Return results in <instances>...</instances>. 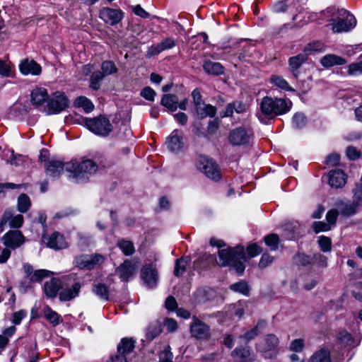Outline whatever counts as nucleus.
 I'll return each mask as SVG.
<instances>
[{
  "mask_svg": "<svg viewBox=\"0 0 362 362\" xmlns=\"http://www.w3.org/2000/svg\"><path fill=\"white\" fill-rule=\"evenodd\" d=\"M46 173L49 176L57 177L65 169L70 173L69 175L77 182H84L88 179V176L95 173L98 170V165L92 160L88 159L81 163L71 161L64 163L62 160L52 158L45 164Z\"/></svg>",
  "mask_w": 362,
  "mask_h": 362,
  "instance_id": "nucleus-1",
  "label": "nucleus"
},
{
  "mask_svg": "<svg viewBox=\"0 0 362 362\" xmlns=\"http://www.w3.org/2000/svg\"><path fill=\"white\" fill-rule=\"evenodd\" d=\"M327 12L330 17L328 25L334 33L349 32L356 25L355 17L344 8H328Z\"/></svg>",
  "mask_w": 362,
  "mask_h": 362,
  "instance_id": "nucleus-2",
  "label": "nucleus"
},
{
  "mask_svg": "<svg viewBox=\"0 0 362 362\" xmlns=\"http://www.w3.org/2000/svg\"><path fill=\"white\" fill-rule=\"evenodd\" d=\"M218 261L217 264L222 267L230 266L234 268L236 272L242 274L245 269L244 262L246 256L244 247L238 246L234 248L220 249L218 250Z\"/></svg>",
  "mask_w": 362,
  "mask_h": 362,
  "instance_id": "nucleus-3",
  "label": "nucleus"
},
{
  "mask_svg": "<svg viewBox=\"0 0 362 362\" xmlns=\"http://www.w3.org/2000/svg\"><path fill=\"white\" fill-rule=\"evenodd\" d=\"M292 103L290 100H286L283 98H272L271 97H264L260 103L259 109L260 114H258V117L260 120L263 119V117L272 119L279 115H283L288 112Z\"/></svg>",
  "mask_w": 362,
  "mask_h": 362,
  "instance_id": "nucleus-4",
  "label": "nucleus"
},
{
  "mask_svg": "<svg viewBox=\"0 0 362 362\" xmlns=\"http://www.w3.org/2000/svg\"><path fill=\"white\" fill-rule=\"evenodd\" d=\"M83 122L90 132L100 136H108L113 129L110 120L102 115L94 118H85Z\"/></svg>",
  "mask_w": 362,
  "mask_h": 362,
  "instance_id": "nucleus-5",
  "label": "nucleus"
},
{
  "mask_svg": "<svg viewBox=\"0 0 362 362\" xmlns=\"http://www.w3.org/2000/svg\"><path fill=\"white\" fill-rule=\"evenodd\" d=\"M196 167L198 170L211 180H218L221 177L220 170L216 162L206 156L198 157Z\"/></svg>",
  "mask_w": 362,
  "mask_h": 362,
  "instance_id": "nucleus-6",
  "label": "nucleus"
},
{
  "mask_svg": "<svg viewBox=\"0 0 362 362\" xmlns=\"http://www.w3.org/2000/svg\"><path fill=\"white\" fill-rule=\"evenodd\" d=\"M105 261V257L99 254L91 255H81L74 259L76 267L86 270H91L99 267Z\"/></svg>",
  "mask_w": 362,
  "mask_h": 362,
  "instance_id": "nucleus-7",
  "label": "nucleus"
},
{
  "mask_svg": "<svg viewBox=\"0 0 362 362\" xmlns=\"http://www.w3.org/2000/svg\"><path fill=\"white\" fill-rule=\"evenodd\" d=\"M138 264L139 262L135 259H127L116 269L115 273L122 281H128L136 275Z\"/></svg>",
  "mask_w": 362,
  "mask_h": 362,
  "instance_id": "nucleus-8",
  "label": "nucleus"
},
{
  "mask_svg": "<svg viewBox=\"0 0 362 362\" xmlns=\"http://www.w3.org/2000/svg\"><path fill=\"white\" fill-rule=\"evenodd\" d=\"M141 278L146 286L155 288L158 281V274L155 263H146L141 270Z\"/></svg>",
  "mask_w": 362,
  "mask_h": 362,
  "instance_id": "nucleus-9",
  "label": "nucleus"
},
{
  "mask_svg": "<svg viewBox=\"0 0 362 362\" xmlns=\"http://www.w3.org/2000/svg\"><path fill=\"white\" fill-rule=\"evenodd\" d=\"M190 333L192 337L198 340H207L211 337L210 327L197 317H192L190 325Z\"/></svg>",
  "mask_w": 362,
  "mask_h": 362,
  "instance_id": "nucleus-10",
  "label": "nucleus"
},
{
  "mask_svg": "<svg viewBox=\"0 0 362 362\" xmlns=\"http://www.w3.org/2000/svg\"><path fill=\"white\" fill-rule=\"evenodd\" d=\"M23 216L21 214H14L13 210L8 209H6L1 218L0 221V230L4 231L7 225L12 228H19L23 223Z\"/></svg>",
  "mask_w": 362,
  "mask_h": 362,
  "instance_id": "nucleus-11",
  "label": "nucleus"
},
{
  "mask_svg": "<svg viewBox=\"0 0 362 362\" xmlns=\"http://www.w3.org/2000/svg\"><path fill=\"white\" fill-rule=\"evenodd\" d=\"M69 106V100L64 93L56 92L49 100L47 112L49 115L57 114Z\"/></svg>",
  "mask_w": 362,
  "mask_h": 362,
  "instance_id": "nucleus-12",
  "label": "nucleus"
},
{
  "mask_svg": "<svg viewBox=\"0 0 362 362\" xmlns=\"http://www.w3.org/2000/svg\"><path fill=\"white\" fill-rule=\"evenodd\" d=\"M252 139L250 131L243 127L233 129L228 135V140L233 146H243L248 144Z\"/></svg>",
  "mask_w": 362,
  "mask_h": 362,
  "instance_id": "nucleus-13",
  "label": "nucleus"
},
{
  "mask_svg": "<svg viewBox=\"0 0 362 362\" xmlns=\"http://www.w3.org/2000/svg\"><path fill=\"white\" fill-rule=\"evenodd\" d=\"M124 13L121 9L105 7L100 9L99 17L105 23L111 25L119 23L123 18Z\"/></svg>",
  "mask_w": 362,
  "mask_h": 362,
  "instance_id": "nucleus-14",
  "label": "nucleus"
},
{
  "mask_svg": "<svg viewBox=\"0 0 362 362\" xmlns=\"http://www.w3.org/2000/svg\"><path fill=\"white\" fill-rule=\"evenodd\" d=\"M2 241L6 248L16 249L25 243V237L20 230H9L4 235Z\"/></svg>",
  "mask_w": 362,
  "mask_h": 362,
  "instance_id": "nucleus-15",
  "label": "nucleus"
},
{
  "mask_svg": "<svg viewBox=\"0 0 362 362\" xmlns=\"http://www.w3.org/2000/svg\"><path fill=\"white\" fill-rule=\"evenodd\" d=\"M166 146L169 151L174 153H179L184 148L183 134L182 131L175 129L167 138Z\"/></svg>",
  "mask_w": 362,
  "mask_h": 362,
  "instance_id": "nucleus-16",
  "label": "nucleus"
},
{
  "mask_svg": "<svg viewBox=\"0 0 362 362\" xmlns=\"http://www.w3.org/2000/svg\"><path fill=\"white\" fill-rule=\"evenodd\" d=\"M176 45V40L172 37H167L159 43L156 45H153L150 47H148L146 56L148 57H151L152 56L158 54L161 52L169 49L175 47Z\"/></svg>",
  "mask_w": 362,
  "mask_h": 362,
  "instance_id": "nucleus-17",
  "label": "nucleus"
},
{
  "mask_svg": "<svg viewBox=\"0 0 362 362\" xmlns=\"http://www.w3.org/2000/svg\"><path fill=\"white\" fill-rule=\"evenodd\" d=\"M19 69L23 75L31 74L37 76L40 74L42 71V68L40 64L35 61L29 60L28 59H25L21 62Z\"/></svg>",
  "mask_w": 362,
  "mask_h": 362,
  "instance_id": "nucleus-18",
  "label": "nucleus"
},
{
  "mask_svg": "<svg viewBox=\"0 0 362 362\" xmlns=\"http://www.w3.org/2000/svg\"><path fill=\"white\" fill-rule=\"evenodd\" d=\"M47 247L54 250H62L67 247L64 236L58 232H54L50 236L45 239Z\"/></svg>",
  "mask_w": 362,
  "mask_h": 362,
  "instance_id": "nucleus-19",
  "label": "nucleus"
},
{
  "mask_svg": "<svg viewBox=\"0 0 362 362\" xmlns=\"http://www.w3.org/2000/svg\"><path fill=\"white\" fill-rule=\"evenodd\" d=\"M235 362H250L253 360L251 350L248 347H236L231 353Z\"/></svg>",
  "mask_w": 362,
  "mask_h": 362,
  "instance_id": "nucleus-20",
  "label": "nucleus"
},
{
  "mask_svg": "<svg viewBox=\"0 0 362 362\" xmlns=\"http://www.w3.org/2000/svg\"><path fill=\"white\" fill-rule=\"evenodd\" d=\"M81 285L79 282L74 283L71 287L63 288L59 293L61 301H69L78 296Z\"/></svg>",
  "mask_w": 362,
  "mask_h": 362,
  "instance_id": "nucleus-21",
  "label": "nucleus"
},
{
  "mask_svg": "<svg viewBox=\"0 0 362 362\" xmlns=\"http://www.w3.org/2000/svg\"><path fill=\"white\" fill-rule=\"evenodd\" d=\"M329 184L333 188H339L346 183L345 175L341 170H334L329 172L328 175Z\"/></svg>",
  "mask_w": 362,
  "mask_h": 362,
  "instance_id": "nucleus-22",
  "label": "nucleus"
},
{
  "mask_svg": "<svg viewBox=\"0 0 362 362\" xmlns=\"http://www.w3.org/2000/svg\"><path fill=\"white\" fill-rule=\"evenodd\" d=\"M308 59L307 54L300 53L296 56L291 57L288 59L289 69L294 76L297 78L298 75V69L301 65Z\"/></svg>",
  "mask_w": 362,
  "mask_h": 362,
  "instance_id": "nucleus-23",
  "label": "nucleus"
},
{
  "mask_svg": "<svg viewBox=\"0 0 362 362\" xmlns=\"http://www.w3.org/2000/svg\"><path fill=\"white\" fill-rule=\"evenodd\" d=\"M60 288V280L56 278H53L45 283L44 292L47 298H54L57 296Z\"/></svg>",
  "mask_w": 362,
  "mask_h": 362,
  "instance_id": "nucleus-24",
  "label": "nucleus"
},
{
  "mask_svg": "<svg viewBox=\"0 0 362 362\" xmlns=\"http://www.w3.org/2000/svg\"><path fill=\"white\" fill-rule=\"evenodd\" d=\"M346 62L347 61L344 58L332 54H327L320 59L322 66L325 68L337 65H344L346 64Z\"/></svg>",
  "mask_w": 362,
  "mask_h": 362,
  "instance_id": "nucleus-25",
  "label": "nucleus"
},
{
  "mask_svg": "<svg viewBox=\"0 0 362 362\" xmlns=\"http://www.w3.org/2000/svg\"><path fill=\"white\" fill-rule=\"evenodd\" d=\"M47 98L48 93L44 88L34 89L31 93V101L36 106L41 105Z\"/></svg>",
  "mask_w": 362,
  "mask_h": 362,
  "instance_id": "nucleus-26",
  "label": "nucleus"
},
{
  "mask_svg": "<svg viewBox=\"0 0 362 362\" xmlns=\"http://www.w3.org/2000/svg\"><path fill=\"white\" fill-rule=\"evenodd\" d=\"M160 103L170 111L174 112L177 109L178 98L175 95L166 94L163 96Z\"/></svg>",
  "mask_w": 362,
  "mask_h": 362,
  "instance_id": "nucleus-27",
  "label": "nucleus"
},
{
  "mask_svg": "<svg viewBox=\"0 0 362 362\" xmlns=\"http://www.w3.org/2000/svg\"><path fill=\"white\" fill-rule=\"evenodd\" d=\"M195 107L198 116L201 118L206 117H213L216 113V108L211 105H206L205 103H203L202 105Z\"/></svg>",
  "mask_w": 362,
  "mask_h": 362,
  "instance_id": "nucleus-28",
  "label": "nucleus"
},
{
  "mask_svg": "<svg viewBox=\"0 0 362 362\" xmlns=\"http://www.w3.org/2000/svg\"><path fill=\"white\" fill-rule=\"evenodd\" d=\"M203 68L209 74L221 75L223 73V67L218 62L207 61L204 64Z\"/></svg>",
  "mask_w": 362,
  "mask_h": 362,
  "instance_id": "nucleus-29",
  "label": "nucleus"
},
{
  "mask_svg": "<svg viewBox=\"0 0 362 362\" xmlns=\"http://www.w3.org/2000/svg\"><path fill=\"white\" fill-rule=\"evenodd\" d=\"M135 341L132 338H123L117 345L119 351H122L124 354L128 355L132 353L134 349Z\"/></svg>",
  "mask_w": 362,
  "mask_h": 362,
  "instance_id": "nucleus-30",
  "label": "nucleus"
},
{
  "mask_svg": "<svg viewBox=\"0 0 362 362\" xmlns=\"http://www.w3.org/2000/svg\"><path fill=\"white\" fill-rule=\"evenodd\" d=\"M161 332V323L159 321H154L149 324L146 330V338L153 340Z\"/></svg>",
  "mask_w": 362,
  "mask_h": 362,
  "instance_id": "nucleus-31",
  "label": "nucleus"
},
{
  "mask_svg": "<svg viewBox=\"0 0 362 362\" xmlns=\"http://www.w3.org/2000/svg\"><path fill=\"white\" fill-rule=\"evenodd\" d=\"M308 362H331L330 354L327 350L320 349L310 356Z\"/></svg>",
  "mask_w": 362,
  "mask_h": 362,
  "instance_id": "nucleus-32",
  "label": "nucleus"
},
{
  "mask_svg": "<svg viewBox=\"0 0 362 362\" xmlns=\"http://www.w3.org/2000/svg\"><path fill=\"white\" fill-rule=\"evenodd\" d=\"M338 207L340 209V212L343 216H350L356 214L358 206L353 202L345 203L341 202L337 204Z\"/></svg>",
  "mask_w": 362,
  "mask_h": 362,
  "instance_id": "nucleus-33",
  "label": "nucleus"
},
{
  "mask_svg": "<svg viewBox=\"0 0 362 362\" xmlns=\"http://www.w3.org/2000/svg\"><path fill=\"white\" fill-rule=\"evenodd\" d=\"M74 105L83 108L86 113L90 112L94 109V105L85 96L76 98L74 101Z\"/></svg>",
  "mask_w": 362,
  "mask_h": 362,
  "instance_id": "nucleus-34",
  "label": "nucleus"
},
{
  "mask_svg": "<svg viewBox=\"0 0 362 362\" xmlns=\"http://www.w3.org/2000/svg\"><path fill=\"white\" fill-rule=\"evenodd\" d=\"M265 324L264 321H259L255 327L240 336V339H245L246 342L255 339L259 334V329L264 327Z\"/></svg>",
  "mask_w": 362,
  "mask_h": 362,
  "instance_id": "nucleus-35",
  "label": "nucleus"
},
{
  "mask_svg": "<svg viewBox=\"0 0 362 362\" xmlns=\"http://www.w3.org/2000/svg\"><path fill=\"white\" fill-rule=\"evenodd\" d=\"M212 291L206 288H200L194 293V298L197 303H202L210 299Z\"/></svg>",
  "mask_w": 362,
  "mask_h": 362,
  "instance_id": "nucleus-36",
  "label": "nucleus"
},
{
  "mask_svg": "<svg viewBox=\"0 0 362 362\" xmlns=\"http://www.w3.org/2000/svg\"><path fill=\"white\" fill-rule=\"evenodd\" d=\"M189 263L188 257H182L176 260L174 274L176 276H182L186 271V268Z\"/></svg>",
  "mask_w": 362,
  "mask_h": 362,
  "instance_id": "nucleus-37",
  "label": "nucleus"
},
{
  "mask_svg": "<svg viewBox=\"0 0 362 362\" xmlns=\"http://www.w3.org/2000/svg\"><path fill=\"white\" fill-rule=\"evenodd\" d=\"M31 203L29 197L25 194H21L18 198V210L21 213H25L30 207Z\"/></svg>",
  "mask_w": 362,
  "mask_h": 362,
  "instance_id": "nucleus-38",
  "label": "nucleus"
},
{
  "mask_svg": "<svg viewBox=\"0 0 362 362\" xmlns=\"http://www.w3.org/2000/svg\"><path fill=\"white\" fill-rule=\"evenodd\" d=\"M44 314L46 319L54 326L60 323V315L55 311L52 310L49 307L47 306L44 308Z\"/></svg>",
  "mask_w": 362,
  "mask_h": 362,
  "instance_id": "nucleus-39",
  "label": "nucleus"
},
{
  "mask_svg": "<svg viewBox=\"0 0 362 362\" xmlns=\"http://www.w3.org/2000/svg\"><path fill=\"white\" fill-rule=\"evenodd\" d=\"M104 78L103 74L100 71H95L92 74L90 78V88L97 90L100 88V83Z\"/></svg>",
  "mask_w": 362,
  "mask_h": 362,
  "instance_id": "nucleus-40",
  "label": "nucleus"
},
{
  "mask_svg": "<svg viewBox=\"0 0 362 362\" xmlns=\"http://www.w3.org/2000/svg\"><path fill=\"white\" fill-rule=\"evenodd\" d=\"M102 74L104 76L116 74L118 71L112 61H104L101 64Z\"/></svg>",
  "mask_w": 362,
  "mask_h": 362,
  "instance_id": "nucleus-41",
  "label": "nucleus"
},
{
  "mask_svg": "<svg viewBox=\"0 0 362 362\" xmlns=\"http://www.w3.org/2000/svg\"><path fill=\"white\" fill-rule=\"evenodd\" d=\"M93 291L101 299L108 300L109 290L105 284L99 283L94 285Z\"/></svg>",
  "mask_w": 362,
  "mask_h": 362,
  "instance_id": "nucleus-42",
  "label": "nucleus"
},
{
  "mask_svg": "<svg viewBox=\"0 0 362 362\" xmlns=\"http://www.w3.org/2000/svg\"><path fill=\"white\" fill-rule=\"evenodd\" d=\"M117 245L122 252L127 256L132 255L135 251L134 244L129 240H119Z\"/></svg>",
  "mask_w": 362,
  "mask_h": 362,
  "instance_id": "nucleus-43",
  "label": "nucleus"
},
{
  "mask_svg": "<svg viewBox=\"0 0 362 362\" xmlns=\"http://www.w3.org/2000/svg\"><path fill=\"white\" fill-rule=\"evenodd\" d=\"M54 273L47 269L35 270L30 277V281L33 282L41 281L44 278L52 275Z\"/></svg>",
  "mask_w": 362,
  "mask_h": 362,
  "instance_id": "nucleus-44",
  "label": "nucleus"
},
{
  "mask_svg": "<svg viewBox=\"0 0 362 362\" xmlns=\"http://www.w3.org/2000/svg\"><path fill=\"white\" fill-rule=\"evenodd\" d=\"M230 290L234 292L242 293L245 296L249 294V286L246 281H240L230 286Z\"/></svg>",
  "mask_w": 362,
  "mask_h": 362,
  "instance_id": "nucleus-45",
  "label": "nucleus"
},
{
  "mask_svg": "<svg viewBox=\"0 0 362 362\" xmlns=\"http://www.w3.org/2000/svg\"><path fill=\"white\" fill-rule=\"evenodd\" d=\"M347 74L351 76L362 75V61L349 64L347 66Z\"/></svg>",
  "mask_w": 362,
  "mask_h": 362,
  "instance_id": "nucleus-46",
  "label": "nucleus"
},
{
  "mask_svg": "<svg viewBox=\"0 0 362 362\" xmlns=\"http://www.w3.org/2000/svg\"><path fill=\"white\" fill-rule=\"evenodd\" d=\"M271 82L273 83L277 87L285 90H293V89L288 85V82L279 76H272L270 79Z\"/></svg>",
  "mask_w": 362,
  "mask_h": 362,
  "instance_id": "nucleus-47",
  "label": "nucleus"
},
{
  "mask_svg": "<svg viewBox=\"0 0 362 362\" xmlns=\"http://www.w3.org/2000/svg\"><path fill=\"white\" fill-rule=\"evenodd\" d=\"M264 242L271 250L275 251L279 247V236L276 234L272 233L265 236Z\"/></svg>",
  "mask_w": 362,
  "mask_h": 362,
  "instance_id": "nucleus-48",
  "label": "nucleus"
},
{
  "mask_svg": "<svg viewBox=\"0 0 362 362\" xmlns=\"http://www.w3.org/2000/svg\"><path fill=\"white\" fill-rule=\"evenodd\" d=\"M266 346L264 351H270L275 349L279 344V339L274 334H267L264 339Z\"/></svg>",
  "mask_w": 362,
  "mask_h": 362,
  "instance_id": "nucleus-49",
  "label": "nucleus"
},
{
  "mask_svg": "<svg viewBox=\"0 0 362 362\" xmlns=\"http://www.w3.org/2000/svg\"><path fill=\"white\" fill-rule=\"evenodd\" d=\"M352 192L354 194L352 202L358 207L362 206V185L356 184Z\"/></svg>",
  "mask_w": 362,
  "mask_h": 362,
  "instance_id": "nucleus-50",
  "label": "nucleus"
},
{
  "mask_svg": "<svg viewBox=\"0 0 362 362\" xmlns=\"http://www.w3.org/2000/svg\"><path fill=\"white\" fill-rule=\"evenodd\" d=\"M318 244L320 245V250L324 252H329L332 248V242L329 238L326 236H320L318 240Z\"/></svg>",
  "mask_w": 362,
  "mask_h": 362,
  "instance_id": "nucleus-51",
  "label": "nucleus"
},
{
  "mask_svg": "<svg viewBox=\"0 0 362 362\" xmlns=\"http://www.w3.org/2000/svg\"><path fill=\"white\" fill-rule=\"evenodd\" d=\"M306 124V117L302 113H297L293 117V126L295 128H301Z\"/></svg>",
  "mask_w": 362,
  "mask_h": 362,
  "instance_id": "nucleus-52",
  "label": "nucleus"
},
{
  "mask_svg": "<svg viewBox=\"0 0 362 362\" xmlns=\"http://www.w3.org/2000/svg\"><path fill=\"white\" fill-rule=\"evenodd\" d=\"M304 346L305 343L303 339H294L290 344V350L294 352H300L303 351Z\"/></svg>",
  "mask_w": 362,
  "mask_h": 362,
  "instance_id": "nucleus-53",
  "label": "nucleus"
},
{
  "mask_svg": "<svg viewBox=\"0 0 362 362\" xmlns=\"http://www.w3.org/2000/svg\"><path fill=\"white\" fill-rule=\"evenodd\" d=\"M173 355L168 346L162 351L159 354V362H173Z\"/></svg>",
  "mask_w": 362,
  "mask_h": 362,
  "instance_id": "nucleus-54",
  "label": "nucleus"
},
{
  "mask_svg": "<svg viewBox=\"0 0 362 362\" xmlns=\"http://www.w3.org/2000/svg\"><path fill=\"white\" fill-rule=\"evenodd\" d=\"M27 316V311L21 310L15 312L11 318V321L14 325L21 324V321Z\"/></svg>",
  "mask_w": 362,
  "mask_h": 362,
  "instance_id": "nucleus-55",
  "label": "nucleus"
},
{
  "mask_svg": "<svg viewBox=\"0 0 362 362\" xmlns=\"http://www.w3.org/2000/svg\"><path fill=\"white\" fill-rule=\"evenodd\" d=\"M338 215L339 213L337 209H331L327 213L326 220L331 228L335 225Z\"/></svg>",
  "mask_w": 362,
  "mask_h": 362,
  "instance_id": "nucleus-56",
  "label": "nucleus"
},
{
  "mask_svg": "<svg viewBox=\"0 0 362 362\" xmlns=\"http://www.w3.org/2000/svg\"><path fill=\"white\" fill-rule=\"evenodd\" d=\"M313 230L316 233H318L322 231H328L332 228L327 223H324L322 221H316L313 223Z\"/></svg>",
  "mask_w": 362,
  "mask_h": 362,
  "instance_id": "nucleus-57",
  "label": "nucleus"
},
{
  "mask_svg": "<svg viewBox=\"0 0 362 362\" xmlns=\"http://www.w3.org/2000/svg\"><path fill=\"white\" fill-rule=\"evenodd\" d=\"M262 252V249L256 243L250 244L247 247L248 257H254Z\"/></svg>",
  "mask_w": 362,
  "mask_h": 362,
  "instance_id": "nucleus-58",
  "label": "nucleus"
},
{
  "mask_svg": "<svg viewBox=\"0 0 362 362\" xmlns=\"http://www.w3.org/2000/svg\"><path fill=\"white\" fill-rule=\"evenodd\" d=\"M163 325L164 327L168 332H174L177 329V323L176 320L172 318L165 319Z\"/></svg>",
  "mask_w": 362,
  "mask_h": 362,
  "instance_id": "nucleus-59",
  "label": "nucleus"
},
{
  "mask_svg": "<svg viewBox=\"0 0 362 362\" xmlns=\"http://www.w3.org/2000/svg\"><path fill=\"white\" fill-rule=\"evenodd\" d=\"M314 263L322 267H325L327 265V258L323 255L320 253L315 254L313 257Z\"/></svg>",
  "mask_w": 362,
  "mask_h": 362,
  "instance_id": "nucleus-60",
  "label": "nucleus"
},
{
  "mask_svg": "<svg viewBox=\"0 0 362 362\" xmlns=\"http://www.w3.org/2000/svg\"><path fill=\"white\" fill-rule=\"evenodd\" d=\"M156 95V92L151 87L144 88L141 92V95L146 100L153 101L154 100L155 95Z\"/></svg>",
  "mask_w": 362,
  "mask_h": 362,
  "instance_id": "nucleus-61",
  "label": "nucleus"
},
{
  "mask_svg": "<svg viewBox=\"0 0 362 362\" xmlns=\"http://www.w3.org/2000/svg\"><path fill=\"white\" fill-rule=\"evenodd\" d=\"M274 260V257L270 256L267 253H264L262 255L260 261L259 262V267L261 269H264L267 267H268L270 264L272 263Z\"/></svg>",
  "mask_w": 362,
  "mask_h": 362,
  "instance_id": "nucleus-62",
  "label": "nucleus"
},
{
  "mask_svg": "<svg viewBox=\"0 0 362 362\" xmlns=\"http://www.w3.org/2000/svg\"><path fill=\"white\" fill-rule=\"evenodd\" d=\"M346 156L350 160H356L361 156V153L354 146H348L346 150Z\"/></svg>",
  "mask_w": 362,
  "mask_h": 362,
  "instance_id": "nucleus-63",
  "label": "nucleus"
},
{
  "mask_svg": "<svg viewBox=\"0 0 362 362\" xmlns=\"http://www.w3.org/2000/svg\"><path fill=\"white\" fill-rule=\"evenodd\" d=\"M287 8L288 6L284 1H279L272 6V9L274 13H284Z\"/></svg>",
  "mask_w": 362,
  "mask_h": 362,
  "instance_id": "nucleus-64",
  "label": "nucleus"
}]
</instances>
